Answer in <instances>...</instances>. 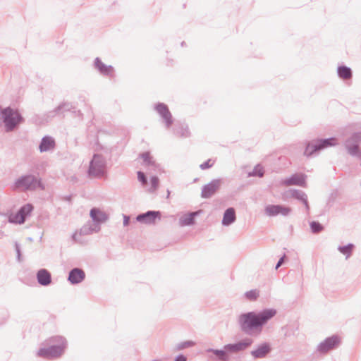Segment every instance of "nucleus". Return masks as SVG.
<instances>
[{
  "instance_id": "nucleus-9",
  "label": "nucleus",
  "mask_w": 361,
  "mask_h": 361,
  "mask_svg": "<svg viewBox=\"0 0 361 361\" xmlns=\"http://www.w3.org/2000/svg\"><path fill=\"white\" fill-rule=\"evenodd\" d=\"M291 210L290 207L282 204H268L264 208V213L271 217L279 214L287 216L290 214Z\"/></svg>"
},
{
  "instance_id": "nucleus-40",
  "label": "nucleus",
  "mask_w": 361,
  "mask_h": 361,
  "mask_svg": "<svg viewBox=\"0 0 361 361\" xmlns=\"http://www.w3.org/2000/svg\"><path fill=\"white\" fill-rule=\"evenodd\" d=\"M15 250L16 252L17 261L20 262H21L22 253L20 244L18 242H15Z\"/></svg>"
},
{
  "instance_id": "nucleus-2",
  "label": "nucleus",
  "mask_w": 361,
  "mask_h": 361,
  "mask_svg": "<svg viewBox=\"0 0 361 361\" xmlns=\"http://www.w3.org/2000/svg\"><path fill=\"white\" fill-rule=\"evenodd\" d=\"M253 343L250 338H245L234 343L224 345L222 349L207 348V354L211 353L208 357L213 361H228V353H235L243 351L250 347Z\"/></svg>"
},
{
  "instance_id": "nucleus-8",
  "label": "nucleus",
  "mask_w": 361,
  "mask_h": 361,
  "mask_svg": "<svg viewBox=\"0 0 361 361\" xmlns=\"http://www.w3.org/2000/svg\"><path fill=\"white\" fill-rule=\"evenodd\" d=\"M341 343L339 336L334 334L326 338L317 347V351L321 354H326L330 350L337 348Z\"/></svg>"
},
{
  "instance_id": "nucleus-1",
  "label": "nucleus",
  "mask_w": 361,
  "mask_h": 361,
  "mask_svg": "<svg viewBox=\"0 0 361 361\" xmlns=\"http://www.w3.org/2000/svg\"><path fill=\"white\" fill-rule=\"evenodd\" d=\"M276 310L265 308L259 312L250 311L238 316V324L240 331L248 336L259 335L263 326L276 314Z\"/></svg>"
},
{
  "instance_id": "nucleus-27",
  "label": "nucleus",
  "mask_w": 361,
  "mask_h": 361,
  "mask_svg": "<svg viewBox=\"0 0 361 361\" xmlns=\"http://www.w3.org/2000/svg\"><path fill=\"white\" fill-rule=\"evenodd\" d=\"M354 249L355 245L351 243H349L345 245H339L338 247V250L345 256V259H348L351 256Z\"/></svg>"
},
{
  "instance_id": "nucleus-28",
  "label": "nucleus",
  "mask_w": 361,
  "mask_h": 361,
  "mask_svg": "<svg viewBox=\"0 0 361 361\" xmlns=\"http://www.w3.org/2000/svg\"><path fill=\"white\" fill-rule=\"evenodd\" d=\"M33 209L34 206L31 203H27L20 207L18 211L21 214L22 216L24 217V219L26 220V219L30 216Z\"/></svg>"
},
{
  "instance_id": "nucleus-18",
  "label": "nucleus",
  "mask_w": 361,
  "mask_h": 361,
  "mask_svg": "<svg viewBox=\"0 0 361 361\" xmlns=\"http://www.w3.org/2000/svg\"><path fill=\"white\" fill-rule=\"evenodd\" d=\"M203 212L202 209L188 212L179 219V224L181 226H192L195 224V218Z\"/></svg>"
},
{
  "instance_id": "nucleus-10",
  "label": "nucleus",
  "mask_w": 361,
  "mask_h": 361,
  "mask_svg": "<svg viewBox=\"0 0 361 361\" xmlns=\"http://www.w3.org/2000/svg\"><path fill=\"white\" fill-rule=\"evenodd\" d=\"M161 212L160 211L149 210L144 213H140L136 216V221L147 225L154 224L157 219L160 220Z\"/></svg>"
},
{
  "instance_id": "nucleus-51",
  "label": "nucleus",
  "mask_w": 361,
  "mask_h": 361,
  "mask_svg": "<svg viewBox=\"0 0 361 361\" xmlns=\"http://www.w3.org/2000/svg\"><path fill=\"white\" fill-rule=\"evenodd\" d=\"M169 195H170V191H169V190H167V197H169Z\"/></svg>"
},
{
  "instance_id": "nucleus-31",
  "label": "nucleus",
  "mask_w": 361,
  "mask_h": 361,
  "mask_svg": "<svg viewBox=\"0 0 361 361\" xmlns=\"http://www.w3.org/2000/svg\"><path fill=\"white\" fill-rule=\"evenodd\" d=\"M310 227L311 232L314 234H318L324 230V226L317 221L310 222Z\"/></svg>"
},
{
  "instance_id": "nucleus-16",
  "label": "nucleus",
  "mask_w": 361,
  "mask_h": 361,
  "mask_svg": "<svg viewBox=\"0 0 361 361\" xmlns=\"http://www.w3.org/2000/svg\"><path fill=\"white\" fill-rule=\"evenodd\" d=\"M94 67L104 76H114V68L111 65L104 63L99 57H96L94 61Z\"/></svg>"
},
{
  "instance_id": "nucleus-47",
  "label": "nucleus",
  "mask_w": 361,
  "mask_h": 361,
  "mask_svg": "<svg viewBox=\"0 0 361 361\" xmlns=\"http://www.w3.org/2000/svg\"><path fill=\"white\" fill-rule=\"evenodd\" d=\"M101 149L104 150V152L106 153H111V149H104L103 147L101 146L100 147Z\"/></svg>"
},
{
  "instance_id": "nucleus-15",
  "label": "nucleus",
  "mask_w": 361,
  "mask_h": 361,
  "mask_svg": "<svg viewBox=\"0 0 361 361\" xmlns=\"http://www.w3.org/2000/svg\"><path fill=\"white\" fill-rule=\"evenodd\" d=\"M85 279V272L84 270L81 268L75 267L69 271L67 280L71 285H77L82 282Z\"/></svg>"
},
{
  "instance_id": "nucleus-13",
  "label": "nucleus",
  "mask_w": 361,
  "mask_h": 361,
  "mask_svg": "<svg viewBox=\"0 0 361 361\" xmlns=\"http://www.w3.org/2000/svg\"><path fill=\"white\" fill-rule=\"evenodd\" d=\"M154 109L164 120L166 126L167 128L171 127L173 123V117L168 106L164 103L158 102L155 104Z\"/></svg>"
},
{
  "instance_id": "nucleus-19",
  "label": "nucleus",
  "mask_w": 361,
  "mask_h": 361,
  "mask_svg": "<svg viewBox=\"0 0 361 361\" xmlns=\"http://www.w3.org/2000/svg\"><path fill=\"white\" fill-rule=\"evenodd\" d=\"M90 216L94 225L100 226L101 224L104 223L108 219V215L97 207L90 209Z\"/></svg>"
},
{
  "instance_id": "nucleus-11",
  "label": "nucleus",
  "mask_w": 361,
  "mask_h": 361,
  "mask_svg": "<svg viewBox=\"0 0 361 361\" xmlns=\"http://www.w3.org/2000/svg\"><path fill=\"white\" fill-rule=\"evenodd\" d=\"M47 348H41L38 350L37 355L43 358H56L60 357L65 351L60 346L48 345Z\"/></svg>"
},
{
  "instance_id": "nucleus-14",
  "label": "nucleus",
  "mask_w": 361,
  "mask_h": 361,
  "mask_svg": "<svg viewBox=\"0 0 361 361\" xmlns=\"http://www.w3.org/2000/svg\"><path fill=\"white\" fill-rule=\"evenodd\" d=\"M221 179H214L202 187L201 197L202 198L211 197L220 188Z\"/></svg>"
},
{
  "instance_id": "nucleus-3",
  "label": "nucleus",
  "mask_w": 361,
  "mask_h": 361,
  "mask_svg": "<svg viewBox=\"0 0 361 361\" xmlns=\"http://www.w3.org/2000/svg\"><path fill=\"white\" fill-rule=\"evenodd\" d=\"M11 188L13 190L25 192L34 191L37 188L43 189L44 186L40 178H38L33 174L27 173L18 178L13 183Z\"/></svg>"
},
{
  "instance_id": "nucleus-23",
  "label": "nucleus",
  "mask_w": 361,
  "mask_h": 361,
  "mask_svg": "<svg viewBox=\"0 0 361 361\" xmlns=\"http://www.w3.org/2000/svg\"><path fill=\"white\" fill-rule=\"evenodd\" d=\"M75 106L73 103L70 102H62L56 108L55 111L59 113V116H65L66 112H71L73 109H75Z\"/></svg>"
},
{
  "instance_id": "nucleus-22",
  "label": "nucleus",
  "mask_w": 361,
  "mask_h": 361,
  "mask_svg": "<svg viewBox=\"0 0 361 361\" xmlns=\"http://www.w3.org/2000/svg\"><path fill=\"white\" fill-rule=\"evenodd\" d=\"M236 220L235 209L228 207L224 211L221 224L224 226H228L233 224Z\"/></svg>"
},
{
  "instance_id": "nucleus-45",
  "label": "nucleus",
  "mask_w": 361,
  "mask_h": 361,
  "mask_svg": "<svg viewBox=\"0 0 361 361\" xmlns=\"http://www.w3.org/2000/svg\"><path fill=\"white\" fill-rule=\"evenodd\" d=\"M72 197H73L72 195H66V196L62 197V200H63L64 201H66V202H68L71 203V201H72Z\"/></svg>"
},
{
  "instance_id": "nucleus-46",
  "label": "nucleus",
  "mask_w": 361,
  "mask_h": 361,
  "mask_svg": "<svg viewBox=\"0 0 361 361\" xmlns=\"http://www.w3.org/2000/svg\"><path fill=\"white\" fill-rule=\"evenodd\" d=\"M302 202L305 205L307 212H309V210H310V205H309V202H308V200H307V197H306L305 200H303Z\"/></svg>"
},
{
  "instance_id": "nucleus-43",
  "label": "nucleus",
  "mask_w": 361,
  "mask_h": 361,
  "mask_svg": "<svg viewBox=\"0 0 361 361\" xmlns=\"http://www.w3.org/2000/svg\"><path fill=\"white\" fill-rule=\"evenodd\" d=\"M286 259V254H283V255L279 259L278 262L276 263L275 266V269L277 270L282 264H283L285 260Z\"/></svg>"
},
{
  "instance_id": "nucleus-37",
  "label": "nucleus",
  "mask_w": 361,
  "mask_h": 361,
  "mask_svg": "<svg viewBox=\"0 0 361 361\" xmlns=\"http://www.w3.org/2000/svg\"><path fill=\"white\" fill-rule=\"evenodd\" d=\"M137 180L142 185H145L147 183V178L144 172H142L141 171H138L137 172Z\"/></svg>"
},
{
  "instance_id": "nucleus-35",
  "label": "nucleus",
  "mask_w": 361,
  "mask_h": 361,
  "mask_svg": "<svg viewBox=\"0 0 361 361\" xmlns=\"http://www.w3.org/2000/svg\"><path fill=\"white\" fill-rule=\"evenodd\" d=\"M264 174V170L263 167L261 166L259 164H257L254 167L252 171H251L248 173V176L262 178V177H263Z\"/></svg>"
},
{
  "instance_id": "nucleus-25",
  "label": "nucleus",
  "mask_w": 361,
  "mask_h": 361,
  "mask_svg": "<svg viewBox=\"0 0 361 361\" xmlns=\"http://www.w3.org/2000/svg\"><path fill=\"white\" fill-rule=\"evenodd\" d=\"M47 345H54L56 346H60L63 350L66 348L67 341L66 338L61 336H54L48 338L47 341Z\"/></svg>"
},
{
  "instance_id": "nucleus-4",
  "label": "nucleus",
  "mask_w": 361,
  "mask_h": 361,
  "mask_svg": "<svg viewBox=\"0 0 361 361\" xmlns=\"http://www.w3.org/2000/svg\"><path fill=\"white\" fill-rule=\"evenodd\" d=\"M337 145V139L335 137L314 139L307 142L303 154L307 157H311L323 149Z\"/></svg>"
},
{
  "instance_id": "nucleus-29",
  "label": "nucleus",
  "mask_w": 361,
  "mask_h": 361,
  "mask_svg": "<svg viewBox=\"0 0 361 361\" xmlns=\"http://www.w3.org/2000/svg\"><path fill=\"white\" fill-rule=\"evenodd\" d=\"M173 130L175 134L180 137H188L190 134L188 127L185 124H180L178 126H176Z\"/></svg>"
},
{
  "instance_id": "nucleus-34",
  "label": "nucleus",
  "mask_w": 361,
  "mask_h": 361,
  "mask_svg": "<svg viewBox=\"0 0 361 361\" xmlns=\"http://www.w3.org/2000/svg\"><path fill=\"white\" fill-rule=\"evenodd\" d=\"M140 157L143 159L144 164L146 166H155L156 163L152 159L149 152H145L140 154Z\"/></svg>"
},
{
  "instance_id": "nucleus-38",
  "label": "nucleus",
  "mask_w": 361,
  "mask_h": 361,
  "mask_svg": "<svg viewBox=\"0 0 361 361\" xmlns=\"http://www.w3.org/2000/svg\"><path fill=\"white\" fill-rule=\"evenodd\" d=\"M214 164V161H212L211 159H209L206 161L203 162L200 165V168L202 170H206L211 168Z\"/></svg>"
},
{
  "instance_id": "nucleus-42",
  "label": "nucleus",
  "mask_w": 361,
  "mask_h": 361,
  "mask_svg": "<svg viewBox=\"0 0 361 361\" xmlns=\"http://www.w3.org/2000/svg\"><path fill=\"white\" fill-rule=\"evenodd\" d=\"M71 112L73 114V116L74 117H78L80 118V120H82L83 114L80 110H77L75 108V109H73L72 111H71Z\"/></svg>"
},
{
  "instance_id": "nucleus-39",
  "label": "nucleus",
  "mask_w": 361,
  "mask_h": 361,
  "mask_svg": "<svg viewBox=\"0 0 361 361\" xmlns=\"http://www.w3.org/2000/svg\"><path fill=\"white\" fill-rule=\"evenodd\" d=\"M151 187L153 190H155L159 187V179L157 176H153L150 178Z\"/></svg>"
},
{
  "instance_id": "nucleus-52",
  "label": "nucleus",
  "mask_w": 361,
  "mask_h": 361,
  "mask_svg": "<svg viewBox=\"0 0 361 361\" xmlns=\"http://www.w3.org/2000/svg\"><path fill=\"white\" fill-rule=\"evenodd\" d=\"M151 361H160V360H151Z\"/></svg>"
},
{
  "instance_id": "nucleus-33",
  "label": "nucleus",
  "mask_w": 361,
  "mask_h": 361,
  "mask_svg": "<svg viewBox=\"0 0 361 361\" xmlns=\"http://www.w3.org/2000/svg\"><path fill=\"white\" fill-rule=\"evenodd\" d=\"M244 296L249 301H255L259 297V291L257 289H252L246 291Z\"/></svg>"
},
{
  "instance_id": "nucleus-44",
  "label": "nucleus",
  "mask_w": 361,
  "mask_h": 361,
  "mask_svg": "<svg viewBox=\"0 0 361 361\" xmlns=\"http://www.w3.org/2000/svg\"><path fill=\"white\" fill-rule=\"evenodd\" d=\"M130 216L128 215L123 214V226H128L130 224Z\"/></svg>"
},
{
  "instance_id": "nucleus-50",
  "label": "nucleus",
  "mask_w": 361,
  "mask_h": 361,
  "mask_svg": "<svg viewBox=\"0 0 361 361\" xmlns=\"http://www.w3.org/2000/svg\"><path fill=\"white\" fill-rule=\"evenodd\" d=\"M185 42H181V46H182V47L185 46Z\"/></svg>"
},
{
  "instance_id": "nucleus-32",
  "label": "nucleus",
  "mask_w": 361,
  "mask_h": 361,
  "mask_svg": "<svg viewBox=\"0 0 361 361\" xmlns=\"http://www.w3.org/2000/svg\"><path fill=\"white\" fill-rule=\"evenodd\" d=\"M290 192L291 196L293 198L300 201L301 202L303 200H305V198L307 197V195H306V193L304 191L298 190V189H292L290 190Z\"/></svg>"
},
{
  "instance_id": "nucleus-5",
  "label": "nucleus",
  "mask_w": 361,
  "mask_h": 361,
  "mask_svg": "<svg viewBox=\"0 0 361 361\" xmlns=\"http://www.w3.org/2000/svg\"><path fill=\"white\" fill-rule=\"evenodd\" d=\"M1 121L4 124L6 132L9 133L15 130L20 124L23 123L25 118L18 110L8 106L4 109Z\"/></svg>"
},
{
  "instance_id": "nucleus-41",
  "label": "nucleus",
  "mask_w": 361,
  "mask_h": 361,
  "mask_svg": "<svg viewBox=\"0 0 361 361\" xmlns=\"http://www.w3.org/2000/svg\"><path fill=\"white\" fill-rule=\"evenodd\" d=\"M54 111H55V108H54L53 110L48 111V112L44 115L45 119H46L47 121H48V120H51V119H52L53 118H54L56 116H59V113H57V112H54Z\"/></svg>"
},
{
  "instance_id": "nucleus-12",
  "label": "nucleus",
  "mask_w": 361,
  "mask_h": 361,
  "mask_svg": "<svg viewBox=\"0 0 361 361\" xmlns=\"http://www.w3.org/2000/svg\"><path fill=\"white\" fill-rule=\"evenodd\" d=\"M271 350L272 347L270 343L262 342L250 351V355L255 360L264 359L271 353Z\"/></svg>"
},
{
  "instance_id": "nucleus-48",
  "label": "nucleus",
  "mask_w": 361,
  "mask_h": 361,
  "mask_svg": "<svg viewBox=\"0 0 361 361\" xmlns=\"http://www.w3.org/2000/svg\"><path fill=\"white\" fill-rule=\"evenodd\" d=\"M4 236H5L4 232L0 230V239L3 238Z\"/></svg>"
},
{
  "instance_id": "nucleus-26",
  "label": "nucleus",
  "mask_w": 361,
  "mask_h": 361,
  "mask_svg": "<svg viewBox=\"0 0 361 361\" xmlns=\"http://www.w3.org/2000/svg\"><path fill=\"white\" fill-rule=\"evenodd\" d=\"M337 73L340 78L343 80H348L352 78L353 72L350 68L343 65L337 68Z\"/></svg>"
},
{
  "instance_id": "nucleus-20",
  "label": "nucleus",
  "mask_w": 361,
  "mask_h": 361,
  "mask_svg": "<svg viewBox=\"0 0 361 361\" xmlns=\"http://www.w3.org/2000/svg\"><path fill=\"white\" fill-rule=\"evenodd\" d=\"M37 283L42 286H47L51 283V273L46 269H40L37 272Z\"/></svg>"
},
{
  "instance_id": "nucleus-24",
  "label": "nucleus",
  "mask_w": 361,
  "mask_h": 361,
  "mask_svg": "<svg viewBox=\"0 0 361 361\" xmlns=\"http://www.w3.org/2000/svg\"><path fill=\"white\" fill-rule=\"evenodd\" d=\"M101 227L98 225H94L93 224L88 222L87 224L82 226V227L80 229L79 235H90L92 233H97L100 231Z\"/></svg>"
},
{
  "instance_id": "nucleus-7",
  "label": "nucleus",
  "mask_w": 361,
  "mask_h": 361,
  "mask_svg": "<svg viewBox=\"0 0 361 361\" xmlns=\"http://www.w3.org/2000/svg\"><path fill=\"white\" fill-rule=\"evenodd\" d=\"M106 161L105 158L99 154H94L90 162L88 175L93 177H102L106 173Z\"/></svg>"
},
{
  "instance_id": "nucleus-36",
  "label": "nucleus",
  "mask_w": 361,
  "mask_h": 361,
  "mask_svg": "<svg viewBox=\"0 0 361 361\" xmlns=\"http://www.w3.org/2000/svg\"><path fill=\"white\" fill-rule=\"evenodd\" d=\"M194 345H195V342H193L192 341H186L181 342L180 343H178L176 348H177V350H183V349H185V348H187L189 347H192Z\"/></svg>"
},
{
  "instance_id": "nucleus-6",
  "label": "nucleus",
  "mask_w": 361,
  "mask_h": 361,
  "mask_svg": "<svg viewBox=\"0 0 361 361\" xmlns=\"http://www.w3.org/2000/svg\"><path fill=\"white\" fill-rule=\"evenodd\" d=\"M361 131L353 133L344 142L343 145L348 154L361 159Z\"/></svg>"
},
{
  "instance_id": "nucleus-49",
  "label": "nucleus",
  "mask_w": 361,
  "mask_h": 361,
  "mask_svg": "<svg viewBox=\"0 0 361 361\" xmlns=\"http://www.w3.org/2000/svg\"><path fill=\"white\" fill-rule=\"evenodd\" d=\"M76 236H77V233H74V234L73 235V238L75 240H76Z\"/></svg>"
},
{
  "instance_id": "nucleus-17",
  "label": "nucleus",
  "mask_w": 361,
  "mask_h": 361,
  "mask_svg": "<svg viewBox=\"0 0 361 361\" xmlns=\"http://www.w3.org/2000/svg\"><path fill=\"white\" fill-rule=\"evenodd\" d=\"M307 176L305 173H294L287 178L284 183L286 185L306 186Z\"/></svg>"
},
{
  "instance_id": "nucleus-30",
  "label": "nucleus",
  "mask_w": 361,
  "mask_h": 361,
  "mask_svg": "<svg viewBox=\"0 0 361 361\" xmlns=\"http://www.w3.org/2000/svg\"><path fill=\"white\" fill-rule=\"evenodd\" d=\"M8 221L9 223L15 224H23L25 221L24 217L22 216L21 214H20L18 211H17V212L14 214H11L8 216Z\"/></svg>"
},
{
  "instance_id": "nucleus-21",
  "label": "nucleus",
  "mask_w": 361,
  "mask_h": 361,
  "mask_svg": "<svg viewBox=\"0 0 361 361\" xmlns=\"http://www.w3.org/2000/svg\"><path fill=\"white\" fill-rule=\"evenodd\" d=\"M55 146V140L49 135H45L41 140L39 145V150L40 152H47L54 149Z\"/></svg>"
}]
</instances>
